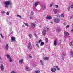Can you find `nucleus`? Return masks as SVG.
<instances>
[{
  "instance_id": "7",
  "label": "nucleus",
  "mask_w": 73,
  "mask_h": 73,
  "mask_svg": "<svg viewBox=\"0 0 73 73\" xmlns=\"http://www.w3.org/2000/svg\"><path fill=\"white\" fill-rule=\"evenodd\" d=\"M62 60H64V56H66V53L64 52L62 53Z\"/></svg>"
},
{
  "instance_id": "6",
  "label": "nucleus",
  "mask_w": 73,
  "mask_h": 73,
  "mask_svg": "<svg viewBox=\"0 0 73 73\" xmlns=\"http://www.w3.org/2000/svg\"><path fill=\"white\" fill-rule=\"evenodd\" d=\"M51 70L52 72H55L56 71V69L55 68H52L51 69Z\"/></svg>"
},
{
  "instance_id": "25",
  "label": "nucleus",
  "mask_w": 73,
  "mask_h": 73,
  "mask_svg": "<svg viewBox=\"0 0 73 73\" xmlns=\"http://www.w3.org/2000/svg\"><path fill=\"white\" fill-rule=\"evenodd\" d=\"M40 62L42 65H44V63H43V62H42V60H40Z\"/></svg>"
},
{
  "instance_id": "19",
  "label": "nucleus",
  "mask_w": 73,
  "mask_h": 73,
  "mask_svg": "<svg viewBox=\"0 0 73 73\" xmlns=\"http://www.w3.org/2000/svg\"><path fill=\"white\" fill-rule=\"evenodd\" d=\"M42 8L43 10H45V6L44 5H42Z\"/></svg>"
},
{
  "instance_id": "27",
  "label": "nucleus",
  "mask_w": 73,
  "mask_h": 73,
  "mask_svg": "<svg viewBox=\"0 0 73 73\" xmlns=\"http://www.w3.org/2000/svg\"><path fill=\"white\" fill-rule=\"evenodd\" d=\"M69 45H70V46H73V42H70V43Z\"/></svg>"
},
{
  "instance_id": "10",
  "label": "nucleus",
  "mask_w": 73,
  "mask_h": 73,
  "mask_svg": "<svg viewBox=\"0 0 73 73\" xmlns=\"http://www.w3.org/2000/svg\"><path fill=\"white\" fill-rule=\"evenodd\" d=\"M4 68V66H3V64H1V71H3V70Z\"/></svg>"
},
{
  "instance_id": "4",
  "label": "nucleus",
  "mask_w": 73,
  "mask_h": 73,
  "mask_svg": "<svg viewBox=\"0 0 73 73\" xmlns=\"http://www.w3.org/2000/svg\"><path fill=\"white\" fill-rule=\"evenodd\" d=\"M11 39L12 40L11 42H12L13 41L15 42L16 41V39H15V37L12 36L11 37Z\"/></svg>"
},
{
  "instance_id": "29",
  "label": "nucleus",
  "mask_w": 73,
  "mask_h": 73,
  "mask_svg": "<svg viewBox=\"0 0 73 73\" xmlns=\"http://www.w3.org/2000/svg\"><path fill=\"white\" fill-rule=\"evenodd\" d=\"M9 61L10 62H12V59L11 58H9Z\"/></svg>"
},
{
  "instance_id": "53",
  "label": "nucleus",
  "mask_w": 73,
  "mask_h": 73,
  "mask_svg": "<svg viewBox=\"0 0 73 73\" xmlns=\"http://www.w3.org/2000/svg\"><path fill=\"white\" fill-rule=\"evenodd\" d=\"M10 33H11V34H12V33H13V32H11Z\"/></svg>"
},
{
  "instance_id": "50",
  "label": "nucleus",
  "mask_w": 73,
  "mask_h": 73,
  "mask_svg": "<svg viewBox=\"0 0 73 73\" xmlns=\"http://www.w3.org/2000/svg\"><path fill=\"white\" fill-rule=\"evenodd\" d=\"M71 7L72 8H73V5L71 6Z\"/></svg>"
},
{
  "instance_id": "37",
  "label": "nucleus",
  "mask_w": 73,
  "mask_h": 73,
  "mask_svg": "<svg viewBox=\"0 0 73 73\" xmlns=\"http://www.w3.org/2000/svg\"><path fill=\"white\" fill-rule=\"evenodd\" d=\"M55 7L56 8H58V5H55Z\"/></svg>"
},
{
  "instance_id": "18",
  "label": "nucleus",
  "mask_w": 73,
  "mask_h": 73,
  "mask_svg": "<svg viewBox=\"0 0 73 73\" xmlns=\"http://www.w3.org/2000/svg\"><path fill=\"white\" fill-rule=\"evenodd\" d=\"M19 62L20 64H22L23 62V60L20 59L19 60Z\"/></svg>"
},
{
  "instance_id": "20",
  "label": "nucleus",
  "mask_w": 73,
  "mask_h": 73,
  "mask_svg": "<svg viewBox=\"0 0 73 73\" xmlns=\"http://www.w3.org/2000/svg\"><path fill=\"white\" fill-rule=\"evenodd\" d=\"M23 23L24 24H25V26H26L27 27H28L29 26L28 24L25 23V22H24Z\"/></svg>"
},
{
  "instance_id": "11",
  "label": "nucleus",
  "mask_w": 73,
  "mask_h": 73,
  "mask_svg": "<svg viewBox=\"0 0 73 73\" xmlns=\"http://www.w3.org/2000/svg\"><path fill=\"white\" fill-rule=\"evenodd\" d=\"M26 69L27 71H30V70H31V68L28 66H27L26 68Z\"/></svg>"
},
{
  "instance_id": "33",
  "label": "nucleus",
  "mask_w": 73,
  "mask_h": 73,
  "mask_svg": "<svg viewBox=\"0 0 73 73\" xmlns=\"http://www.w3.org/2000/svg\"><path fill=\"white\" fill-rule=\"evenodd\" d=\"M44 44V42H41L40 45V46H42V45H43Z\"/></svg>"
},
{
  "instance_id": "15",
  "label": "nucleus",
  "mask_w": 73,
  "mask_h": 73,
  "mask_svg": "<svg viewBox=\"0 0 73 73\" xmlns=\"http://www.w3.org/2000/svg\"><path fill=\"white\" fill-rule=\"evenodd\" d=\"M9 48L8 44H7L5 46V48L7 50Z\"/></svg>"
},
{
  "instance_id": "26",
  "label": "nucleus",
  "mask_w": 73,
  "mask_h": 73,
  "mask_svg": "<svg viewBox=\"0 0 73 73\" xmlns=\"http://www.w3.org/2000/svg\"><path fill=\"white\" fill-rule=\"evenodd\" d=\"M61 16L62 17H64V13H62L61 14Z\"/></svg>"
},
{
  "instance_id": "22",
  "label": "nucleus",
  "mask_w": 73,
  "mask_h": 73,
  "mask_svg": "<svg viewBox=\"0 0 73 73\" xmlns=\"http://www.w3.org/2000/svg\"><path fill=\"white\" fill-rule=\"evenodd\" d=\"M71 57H73V51H71Z\"/></svg>"
},
{
  "instance_id": "1",
  "label": "nucleus",
  "mask_w": 73,
  "mask_h": 73,
  "mask_svg": "<svg viewBox=\"0 0 73 73\" xmlns=\"http://www.w3.org/2000/svg\"><path fill=\"white\" fill-rule=\"evenodd\" d=\"M5 7V8H8V6L9 5L10 8H12V4L11 1H9L5 2L4 3Z\"/></svg>"
},
{
  "instance_id": "34",
  "label": "nucleus",
  "mask_w": 73,
  "mask_h": 73,
  "mask_svg": "<svg viewBox=\"0 0 73 73\" xmlns=\"http://www.w3.org/2000/svg\"><path fill=\"white\" fill-rule=\"evenodd\" d=\"M17 17H19V18H20V19H21V17L19 15H17Z\"/></svg>"
},
{
  "instance_id": "30",
  "label": "nucleus",
  "mask_w": 73,
  "mask_h": 73,
  "mask_svg": "<svg viewBox=\"0 0 73 73\" xmlns=\"http://www.w3.org/2000/svg\"><path fill=\"white\" fill-rule=\"evenodd\" d=\"M44 60H48L49 59V58L46 57L44 58Z\"/></svg>"
},
{
  "instance_id": "47",
  "label": "nucleus",
  "mask_w": 73,
  "mask_h": 73,
  "mask_svg": "<svg viewBox=\"0 0 73 73\" xmlns=\"http://www.w3.org/2000/svg\"><path fill=\"white\" fill-rule=\"evenodd\" d=\"M54 68H57V67H58V66H54Z\"/></svg>"
},
{
  "instance_id": "31",
  "label": "nucleus",
  "mask_w": 73,
  "mask_h": 73,
  "mask_svg": "<svg viewBox=\"0 0 73 73\" xmlns=\"http://www.w3.org/2000/svg\"><path fill=\"white\" fill-rule=\"evenodd\" d=\"M35 73H40V71H39L38 70L36 71L35 72Z\"/></svg>"
},
{
  "instance_id": "12",
  "label": "nucleus",
  "mask_w": 73,
  "mask_h": 73,
  "mask_svg": "<svg viewBox=\"0 0 73 73\" xmlns=\"http://www.w3.org/2000/svg\"><path fill=\"white\" fill-rule=\"evenodd\" d=\"M44 30L46 31H47L49 30V27H44Z\"/></svg>"
},
{
  "instance_id": "16",
  "label": "nucleus",
  "mask_w": 73,
  "mask_h": 73,
  "mask_svg": "<svg viewBox=\"0 0 73 73\" xmlns=\"http://www.w3.org/2000/svg\"><path fill=\"white\" fill-rule=\"evenodd\" d=\"M64 34L65 36H68L69 35V33L66 31L64 32Z\"/></svg>"
},
{
  "instance_id": "43",
  "label": "nucleus",
  "mask_w": 73,
  "mask_h": 73,
  "mask_svg": "<svg viewBox=\"0 0 73 73\" xmlns=\"http://www.w3.org/2000/svg\"><path fill=\"white\" fill-rule=\"evenodd\" d=\"M69 27V25H68L66 27V29H67V28H68Z\"/></svg>"
},
{
  "instance_id": "41",
  "label": "nucleus",
  "mask_w": 73,
  "mask_h": 73,
  "mask_svg": "<svg viewBox=\"0 0 73 73\" xmlns=\"http://www.w3.org/2000/svg\"><path fill=\"white\" fill-rule=\"evenodd\" d=\"M11 73H16V72L14 71H12L11 72Z\"/></svg>"
},
{
  "instance_id": "51",
  "label": "nucleus",
  "mask_w": 73,
  "mask_h": 73,
  "mask_svg": "<svg viewBox=\"0 0 73 73\" xmlns=\"http://www.w3.org/2000/svg\"><path fill=\"white\" fill-rule=\"evenodd\" d=\"M36 45L38 44V42H36Z\"/></svg>"
},
{
  "instance_id": "32",
  "label": "nucleus",
  "mask_w": 73,
  "mask_h": 73,
  "mask_svg": "<svg viewBox=\"0 0 73 73\" xmlns=\"http://www.w3.org/2000/svg\"><path fill=\"white\" fill-rule=\"evenodd\" d=\"M29 37L30 38H32V35L31 34H30L29 35Z\"/></svg>"
},
{
  "instance_id": "21",
  "label": "nucleus",
  "mask_w": 73,
  "mask_h": 73,
  "mask_svg": "<svg viewBox=\"0 0 73 73\" xmlns=\"http://www.w3.org/2000/svg\"><path fill=\"white\" fill-rule=\"evenodd\" d=\"M6 56L7 57V58H11V57H10V55H8V54H7L6 55Z\"/></svg>"
},
{
  "instance_id": "60",
  "label": "nucleus",
  "mask_w": 73,
  "mask_h": 73,
  "mask_svg": "<svg viewBox=\"0 0 73 73\" xmlns=\"http://www.w3.org/2000/svg\"><path fill=\"white\" fill-rule=\"evenodd\" d=\"M72 27H73V23L72 24Z\"/></svg>"
},
{
  "instance_id": "49",
  "label": "nucleus",
  "mask_w": 73,
  "mask_h": 73,
  "mask_svg": "<svg viewBox=\"0 0 73 73\" xmlns=\"http://www.w3.org/2000/svg\"><path fill=\"white\" fill-rule=\"evenodd\" d=\"M57 68V70H60V68H58V67Z\"/></svg>"
},
{
  "instance_id": "42",
  "label": "nucleus",
  "mask_w": 73,
  "mask_h": 73,
  "mask_svg": "<svg viewBox=\"0 0 73 73\" xmlns=\"http://www.w3.org/2000/svg\"><path fill=\"white\" fill-rule=\"evenodd\" d=\"M36 45L38 48H40V46H39V45H38V44H36Z\"/></svg>"
},
{
  "instance_id": "39",
  "label": "nucleus",
  "mask_w": 73,
  "mask_h": 73,
  "mask_svg": "<svg viewBox=\"0 0 73 73\" xmlns=\"http://www.w3.org/2000/svg\"><path fill=\"white\" fill-rule=\"evenodd\" d=\"M34 36H35L36 37H38V36H37V35H36V34H34Z\"/></svg>"
},
{
  "instance_id": "54",
  "label": "nucleus",
  "mask_w": 73,
  "mask_h": 73,
  "mask_svg": "<svg viewBox=\"0 0 73 73\" xmlns=\"http://www.w3.org/2000/svg\"><path fill=\"white\" fill-rule=\"evenodd\" d=\"M9 24H11V23L9 22Z\"/></svg>"
},
{
  "instance_id": "35",
  "label": "nucleus",
  "mask_w": 73,
  "mask_h": 73,
  "mask_svg": "<svg viewBox=\"0 0 73 73\" xmlns=\"http://www.w3.org/2000/svg\"><path fill=\"white\" fill-rule=\"evenodd\" d=\"M46 42H48V38H46Z\"/></svg>"
},
{
  "instance_id": "24",
  "label": "nucleus",
  "mask_w": 73,
  "mask_h": 73,
  "mask_svg": "<svg viewBox=\"0 0 73 73\" xmlns=\"http://www.w3.org/2000/svg\"><path fill=\"white\" fill-rule=\"evenodd\" d=\"M33 14H34V12L32 11L30 13V15L32 16V15H33Z\"/></svg>"
},
{
  "instance_id": "14",
  "label": "nucleus",
  "mask_w": 73,
  "mask_h": 73,
  "mask_svg": "<svg viewBox=\"0 0 73 73\" xmlns=\"http://www.w3.org/2000/svg\"><path fill=\"white\" fill-rule=\"evenodd\" d=\"M46 31L45 30H44L43 31L42 33L43 34V36H45V34H46Z\"/></svg>"
},
{
  "instance_id": "44",
  "label": "nucleus",
  "mask_w": 73,
  "mask_h": 73,
  "mask_svg": "<svg viewBox=\"0 0 73 73\" xmlns=\"http://www.w3.org/2000/svg\"><path fill=\"white\" fill-rule=\"evenodd\" d=\"M70 7H68L67 8L68 10L69 11V10L70 9Z\"/></svg>"
},
{
  "instance_id": "48",
  "label": "nucleus",
  "mask_w": 73,
  "mask_h": 73,
  "mask_svg": "<svg viewBox=\"0 0 73 73\" xmlns=\"http://www.w3.org/2000/svg\"><path fill=\"white\" fill-rule=\"evenodd\" d=\"M1 13L2 14H4L5 12L4 11H2Z\"/></svg>"
},
{
  "instance_id": "3",
  "label": "nucleus",
  "mask_w": 73,
  "mask_h": 73,
  "mask_svg": "<svg viewBox=\"0 0 73 73\" xmlns=\"http://www.w3.org/2000/svg\"><path fill=\"white\" fill-rule=\"evenodd\" d=\"M54 21L56 23H58L60 22V19L58 18H56L54 20Z\"/></svg>"
},
{
  "instance_id": "17",
  "label": "nucleus",
  "mask_w": 73,
  "mask_h": 73,
  "mask_svg": "<svg viewBox=\"0 0 73 73\" xmlns=\"http://www.w3.org/2000/svg\"><path fill=\"white\" fill-rule=\"evenodd\" d=\"M46 19H48V20H50V19H52V18L50 16H48L46 17Z\"/></svg>"
},
{
  "instance_id": "52",
  "label": "nucleus",
  "mask_w": 73,
  "mask_h": 73,
  "mask_svg": "<svg viewBox=\"0 0 73 73\" xmlns=\"http://www.w3.org/2000/svg\"><path fill=\"white\" fill-rule=\"evenodd\" d=\"M1 57H0V60H1Z\"/></svg>"
},
{
  "instance_id": "45",
  "label": "nucleus",
  "mask_w": 73,
  "mask_h": 73,
  "mask_svg": "<svg viewBox=\"0 0 73 73\" xmlns=\"http://www.w3.org/2000/svg\"><path fill=\"white\" fill-rule=\"evenodd\" d=\"M53 6V4H50V7L51 8Z\"/></svg>"
},
{
  "instance_id": "58",
  "label": "nucleus",
  "mask_w": 73,
  "mask_h": 73,
  "mask_svg": "<svg viewBox=\"0 0 73 73\" xmlns=\"http://www.w3.org/2000/svg\"><path fill=\"white\" fill-rule=\"evenodd\" d=\"M22 27H24V26L23 25L22 26Z\"/></svg>"
},
{
  "instance_id": "56",
  "label": "nucleus",
  "mask_w": 73,
  "mask_h": 73,
  "mask_svg": "<svg viewBox=\"0 0 73 73\" xmlns=\"http://www.w3.org/2000/svg\"><path fill=\"white\" fill-rule=\"evenodd\" d=\"M1 28L0 27V31H1Z\"/></svg>"
},
{
  "instance_id": "61",
  "label": "nucleus",
  "mask_w": 73,
  "mask_h": 73,
  "mask_svg": "<svg viewBox=\"0 0 73 73\" xmlns=\"http://www.w3.org/2000/svg\"><path fill=\"white\" fill-rule=\"evenodd\" d=\"M0 42H1V40H0Z\"/></svg>"
},
{
  "instance_id": "13",
  "label": "nucleus",
  "mask_w": 73,
  "mask_h": 73,
  "mask_svg": "<svg viewBox=\"0 0 73 73\" xmlns=\"http://www.w3.org/2000/svg\"><path fill=\"white\" fill-rule=\"evenodd\" d=\"M57 45V42L56 40H54V46H56Z\"/></svg>"
},
{
  "instance_id": "46",
  "label": "nucleus",
  "mask_w": 73,
  "mask_h": 73,
  "mask_svg": "<svg viewBox=\"0 0 73 73\" xmlns=\"http://www.w3.org/2000/svg\"><path fill=\"white\" fill-rule=\"evenodd\" d=\"M6 15H9V12H7V13H6Z\"/></svg>"
},
{
  "instance_id": "28",
  "label": "nucleus",
  "mask_w": 73,
  "mask_h": 73,
  "mask_svg": "<svg viewBox=\"0 0 73 73\" xmlns=\"http://www.w3.org/2000/svg\"><path fill=\"white\" fill-rule=\"evenodd\" d=\"M33 16H30L29 17V18L30 19H33Z\"/></svg>"
},
{
  "instance_id": "55",
  "label": "nucleus",
  "mask_w": 73,
  "mask_h": 73,
  "mask_svg": "<svg viewBox=\"0 0 73 73\" xmlns=\"http://www.w3.org/2000/svg\"><path fill=\"white\" fill-rule=\"evenodd\" d=\"M71 31L72 32H73V29L71 30Z\"/></svg>"
},
{
  "instance_id": "9",
  "label": "nucleus",
  "mask_w": 73,
  "mask_h": 73,
  "mask_svg": "<svg viewBox=\"0 0 73 73\" xmlns=\"http://www.w3.org/2000/svg\"><path fill=\"white\" fill-rule=\"evenodd\" d=\"M31 26L33 28H35V26H36V24H34L33 23H32L31 25Z\"/></svg>"
},
{
  "instance_id": "2",
  "label": "nucleus",
  "mask_w": 73,
  "mask_h": 73,
  "mask_svg": "<svg viewBox=\"0 0 73 73\" xmlns=\"http://www.w3.org/2000/svg\"><path fill=\"white\" fill-rule=\"evenodd\" d=\"M28 45L27 46L28 49H32V46H31V43H29L28 44Z\"/></svg>"
},
{
  "instance_id": "59",
  "label": "nucleus",
  "mask_w": 73,
  "mask_h": 73,
  "mask_svg": "<svg viewBox=\"0 0 73 73\" xmlns=\"http://www.w3.org/2000/svg\"><path fill=\"white\" fill-rule=\"evenodd\" d=\"M60 44H61V42H60Z\"/></svg>"
},
{
  "instance_id": "8",
  "label": "nucleus",
  "mask_w": 73,
  "mask_h": 73,
  "mask_svg": "<svg viewBox=\"0 0 73 73\" xmlns=\"http://www.w3.org/2000/svg\"><path fill=\"white\" fill-rule=\"evenodd\" d=\"M57 9H54L53 10L55 14H57Z\"/></svg>"
},
{
  "instance_id": "40",
  "label": "nucleus",
  "mask_w": 73,
  "mask_h": 73,
  "mask_svg": "<svg viewBox=\"0 0 73 73\" xmlns=\"http://www.w3.org/2000/svg\"><path fill=\"white\" fill-rule=\"evenodd\" d=\"M41 41H41V39H40L39 40V41L38 42V43L39 44L41 42Z\"/></svg>"
},
{
  "instance_id": "5",
  "label": "nucleus",
  "mask_w": 73,
  "mask_h": 73,
  "mask_svg": "<svg viewBox=\"0 0 73 73\" xmlns=\"http://www.w3.org/2000/svg\"><path fill=\"white\" fill-rule=\"evenodd\" d=\"M40 4V3L38 2H37L34 3L33 5L34 6V7H36V6H37V5H38Z\"/></svg>"
},
{
  "instance_id": "57",
  "label": "nucleus",
  "mask_w": 73,
  "mask_h": 73,
  "mask_svg": "<svg viewBox=\"0 0 73 73\" xmlns=\"http://www.w3.org/2000/svg\"><path fill=\"white\" fill-rule=\"evenodd\" d=\"M52 23H53V22H51V24H52Z\"/></svg>"
},
{
  "instance_id": "36",
  "label": "nucleus",
  "mask_w": 73,
  "mask_h": 73,
  "mask_svg": "<svg viewBox=\"0 0 73 73\" xmlns=\"http://www.w3.org/2000/svg\"><path fill=\"white\" fill-rule=\"evenodd\" d=\"M29 56L30 57V58H32V56H31V54H29Z\"/></svg>"
},
{
  "instance_id": "38",
  "label": "nucleus",
  "mask_w": 73,
  "mask_h": 73,
  "mask_svg": "<svg viewBox=\"0 0 73 73\" xmlns=\"http://www.w3.org/2000/svg\"><path fill=\"white\" fill-rule=\"evenodd\" d=\"M0 35L1 36V37H2V38H3V35H2V33H1L0 34Z\"/></svg>"
},
{
  "instance_id": "23",
  "label": "nucleus",
  "mask_w": 73,
  "mask_h": 73,
  "mask_svg": "<svg viewBox=\"0 0 73 73\" xmlns=\"http://www.w3.org/2000/svg\"><path fill=\"white\" fill-rule=\"evenodd\" d=\"M56 31H57L58 32H59V31H61V29H60V28H57L56 29Z\"/></svg>"
}]
</instances>
